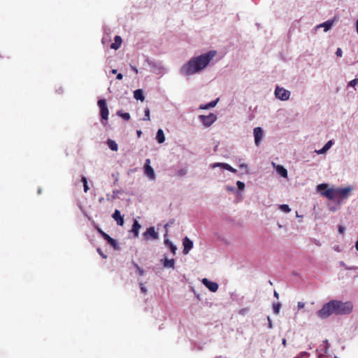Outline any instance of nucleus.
I'll return each mask as SVG.
<instances>
[{
    "label": "nucleus",
    "instance_id": "nucleus-52",
    "mask_svg": "<svg viewBox=\"0 0 358 358\" xmlns=\"http://www.w3.org/2000/svg\"><path fill=\"white\" fill-rule=\"evenodd\" d=\"M131 69L136 73H138V69H136V67L134 66H131Z\"/></svg>",
    "mask_w": 358,
    "mask_h": 358
},
{
    "label": "nucleus",
    "instance_id": "nucleus-61",
    "mask_svg": "<svg viewBox=\"0 0 358 358\" xmlns=\"http://www.w3.org/2000/svg\"><path fill=\"white\" fill-rule=\"evenodd\" d=\"M104 199L103 197H101L99 199V201L100 203H102Z\"/></svg>",
    "mask_w": 358,
    "mask_h": 358
},
{
    "label": "nucleus",
    "instance_id": "nucleus-13",
    "mask_svg": "<svg viewBox=\"0 0 358 358\" xmlns=\"http://www.w3.org/2000/svg\"><path fill=\"white\" fill-rule=\"evenodd\" d=\"M203 285H204L210 291L215 292L218 289V284L215 282L210 281L207 278H203L201 280Z\"/></svg>",
    "mask_w": 358,
    "mask_h": 358
},
{
    "label": "nucleus",
    "instance_id": "nucleus-25",
    "mask_svg": "<svg viewBox=\"0 0 358 358\" xmlns=\"http://www.w3.org/2000/svg\"><path fill=\"white\" fill-rule=\"evenodd\" d=\"M107 145L110 148V149L113 151H117L118 149V145L116 142L113 140L108 139L107 141Z\"/></svg>",
    "mask_w": 358,
    "mask_h": 358
},
{
    "label": "nucleus",
    "instance_id": "nucleus-36",
    "mask_svg": "<svg viewBox=\"0 0 358 358\" xmlns=\"http://www.w3.org/2000/svg\"><path fill=\"white\" fill-rule=\"evenodd\" d=\"M173 221H171V222H169L168 223H166L165 225H164V228L166 229V232L164 235V236L166 237L167 236V231H168V227H169L171 224H173Z\"/></svg>",
    "mask_w": 358,
    "mask_h": 358
},
{
    "label": "nucleus",
    "instance_id": "nucleus-11",
    "mask_svg": "<svg viewBox=\"0 0 358 358\" xmlns=\"http://www.w3.org/2000/svg\"><path fill=\"white\" fill-rule=\"evenodd\" d=\"M255 143L257 146H259L262 138L263 137L264 131L261 127H255L253 130Z\"/></svg>",
    "mask_w": 358,
    "mask_h": 358
},
{
    "label": "nucleus",
    "instance_id": "nucleus-38",
    "mask_svg": "<svg viewBox=\"0 0 358 358\" xmlns=\"http://www.w3.org/2000/svg\"><path fill=\"white\" fill-rule=\"evenodd\" d=\"M267 321H268V329H272L273 328V324H272V321H271V319L269 316L267 317Z\"/></svg>",
    "mask_w": 358,
    "mask_h": 358
},
{
    "label": "nucleus",
    "instance_id": "nucleus-5",
    "mask_svg": "<svg viewBox=\"0 0 358 358\" xmlns=\"http://www.w3.org/2000/svg\"><path fill=\"white\" fill-rule=\"evenodd\" d=\"M274 94L275 97L281 101L288 100L291 94L289 90L279 86L275 87Z\"/></svg>",
    "mask_w": 358,
    "mask_h": 358
},
{
    "label": "nucleus",
    "instance_id": "nucleus-54",
    "mask_svg": "<svg viewBox=\"0 0 358 358\" xmlns=\"http://www.w3.org/2000/svg\"><path fill=\"white\" fill-rule=\"evenodd\" d=\"M339 264H340L341 266L344 267L345 268V266H347V265H346L343 262H342V261L339 262Z\"/></svg>",
    "mask_w": 358,
    "mask_h": 358
},
{
    "label": "nucleus",
    "instance_id": "nucleus-7",
    "mask_svg": "<svg viewBox=\"0 0 358 358\" xmlns=\"http://www.w3.org/2000/svg\"><path fill=\"white\" fill-rule=\"evenodd\" d=\"M150 159L145 160L144 166V173L149 178L150 180H154L156 178V175L154 169L150 166Z\"/></svg>",
    "mask_w": 358,
    "mask_h": 358
},
{
    "label": "nucleus",
    "instance_id": "nucleus-32",
    "mask_svg": "<svg viewBox=\"0 0 358 358\" xmlns=\"http://www.w3.org/2000/svg\"><path fill=\"white\" fill-rule=\"evenodd\" d=\"M357 85H358V78H355L353 80H352L351 81H350L348 83V87H355Z\"/></svg>",
    "mask_w": 358,
    "mask_h": 358
},
{
    "label": "nucleus",
    "instance_id": "nucleus-12",
    "mask_svg": "<svg viewBox=\"0 0 358 358\" xmlns=\"http://www.w3.org/2000/svg\"><path fill=\"white\" fill-rule=\"evenodd\" d=\"M182 245H183L182 253L184 255H187L193 248V242L189 238H187L186 236L182 240Z\"/></svg>",
    "mask_w": 358,
    "mask_h": 358
},
{
    "label": "nucleus",
    "instance_id": "nucleus-39",
    "mask_svg": "<svg viewBox=\"0 0 358 358\" xmlns=\"http://www.w3.org/2000/svg\"><path fill=\"white\" fill-rule=\"evenodd\" d=\"M170 250L171 251V252L175 255L176 254V250H177V248L176 245H174L173 244H172L171 245H170Z\"/></svg>",
    "mask_w": 358,
    "mask_h": 358
},
{
    "label": "nucleus",
    "instance_id": "nucleus-14",
    "mask_svg": "<svg viewBox=\"0 0 358 358\" xmlns=\"http://www.w3.org/2000/svg\"><path fill=\"white\" fill-rule=\"evenodd\" d=\"M99 233L101 234L103 238L110 245L113 247L115 250H118V245L117 244V242L115 239L111 238L108 234L103 232L101 229H99Z\"/></svg>",
    "mask_w": 358,
    "mask_h": 358
},
{
    "label": "nucleus",
    "instance_id": "nucleus-34",
    "mask_svg": "<svg viewBox=\"0 0 358 358\" xmlns=\"http://www.w3.org/2000/svg\"><path fill=\"white\" fill-rule=\"evenodd\" d=\"M236 185L238 187V188L241 190H243L245 189V183L238 180L236 182Z\"/></svg>",
    "mask_w": 358,
    "mask_h": 358
},
{
    "label": "nucleus",
    "instance_id": "nucleus-63",
    "mask_svg": "<svg viewBox=\"0 0 358 358\" xmlns=\"http://www.w3.org/2000/svg\"><path fill=\"white\" fill-rule=\"evenodd\" d=\"M278 227H279L280 228H281V227H282V226H281L280 224H278Z\"/></svg>",
    "mask_w": 358,
    "mask_h": 358
},
{
    "label": "nucleus",
    "instance_id": "nucleus-33",
    "mask_svg": "<svg viewBox=\"0 0 358 358\" xmlns=\"http://www.w3.org/2000/svg\"><path fill=\"white\" fill-rule=\"evenodd\" d=\"M327 187V185L323 183V184H320V185H317V191L322 192V190H326Z\"/></svg>",
    "mask_w": 358,
    "mask_h": 358
},
{
    "label": "nucleus",
    "instance_id": "nucleus-18",
    "mask_svg": "<svg viewBox=\"0 0 358 358\" xmlns=\"http://www.w3.org/2000/svg\"><path fill=\"white\" fill-rule=\"evenodd\" d=\"M333 24H334V20H329L322 24H318L317 27H316V29H319V28H324V31L325 32L328 31L329 30H330L331 29V27H333Z\"/></svg>",
    "mask_w": 358,
    "mask_h": 358
},
{
    "label": "nucleus",
    "instance_id": "nucleus-9",
    "mask_svg": "<svg viewBox=\"0 0 358 358\" xmlns=\"http://www.w3.org/2000/svg\"><path fill=\"white\" fill-rule=\"evenodd\" d=\"M210 168H212V169L220 168V169H222L224 170L229 171L234 173H236L237 172L236 169H234L229 164H227V163L216 162V163L210 164Z\"/></svg>",
    "mask_w": 358,
    "mask_h": 358
},
{
    "label": "nucleus",
    "instance_id": "nucleus-6",
    "mask_svg": "<svg viewBox=\"0 0 358 358\" xmlns=\"http://www.w3.org/2000/svg\"><path fill=\"white\" fill-rule=\"evenodd\" d=\"M199 119L205 127H208L216 121L217 115L214 113H210L208 115H201L199 116Z\"/></svg>",
    "mask_w": 358,
    "mask_h": 358
},
{
    "label": "nucleus",
    "instance_id": "nucleus-40",
    "mask_svg": "<svg viewBox=\"0 0 358 358\" xmlns=\"http://www.w3.org/2000/svg\"><path fill=\"white\" fill-rule=\"evenodd\" d=\"M226 189L228 190L229 192H234L236 191V189L234 187L229 186V185L226 186Z\"/></svg>",
    "mask_w": 358,
    "mask_h": 358
},
{
    "label": "nucleus",
    "instance_id": "nucleus-46",
    "mask_svg": "<svg viewBox=\"0 0 358 358\" xmlns=\"http://www.w3.org/2000/svg\"><path fill=\"white\" fill-rule=\"evenodd\" d=\"M164 243L166 245H167L169 247H170V245H171L173 244L168 238L164 239Z\"/></svg>",
    "mask_w": 358,
    "mask_h": 358
},
{
    "label": "nucleus",
    "instance_id": "nucleus-15",
    "mask_svg": "<svg viewBox=\"0 0 358 358\" xmlns=\"http://www.w3.org/2000/svg\"><path fill=\"white\" fill-rule=\"evenodd\" d=\"M273 167L275 169L276 172L282 178H287V169L282 165L276 164L275 162L271 163Z\"/></svg>",
    "mask_w": 358,
    "mask_h": 358
},
{
    "label": "nucleus",
    "instance_id": "nucleus-2",
    "mask_svg": "<svg viewBox=\"0 0 358 358\" xmlns=\"http://www.w3.org/2000/svg\"><path fill=\"white\" fill-rule=\"evenodd\" d=\"M335 315H346L351 313L353 306L351 302H342L338 300H331Z\"/></svg>",
    "mask_w": 358,
    "mask_h": 358
},
{
    "label": "nucleus",
    "instance_id": "nucleus-41",
    "mask_svg": "<svg viewBox=\"0 0 358 358\" xmlns=\"http://www.w3.org/2000/svg\"><path fill=\"white\" fill-rule=\"evenodd\" d=\"M309 354L306 352H302L301 353H299V355L297 356V358H302L305 356H308Z\"/></svg>",
    "mask_w": 358,
    "mask_h": 358
},
{
    "label": "nucleus",
    "instance_id": "nucleus-8",
    "mask_svg": "<svg viewBox=\"0 0 358 358\" xmlns=\"http://www.w3.org/2000/svg\"><path fill=\"white\" fill-rule=\"evenodd\" d=\"M143 235L145 240H157L159 238V234L155 231L154 227H150L147 229Z\"/></svg>",
    "mask_w": 358,
    "mask_h": 358
},
{
    "label": "nucleus",
    "instance_id": "nucleus-20",
    "mask_svg": "<svg viewBox=\"0 0 358 358\" xmlns=\"http://www.w3.org/2000/svg\"><path fill=\"white\" fill-rule=\"evenodd\" d=\"M141 227V225L140 224V223L136 220H134L133 225H132V228L130 230V232L134 234V236L135 238H137L138 236L139 230H140Z\"/></svg>",
    "mask_w": 358,
    "mask_h": 358
},
{
    "label": "nucleus",
    "instance_id": "nucleus-22",
    "mask_svg": "<svg viewBox=\"0 0 358 358\" xmlns=\"http://www.w3.org/2000/svg\"><path fill=\"white\" fill-rule=\"evenodd\" d=\"M134 97L136 99V100H140L141 101H143L144 99H145V96L143 95V92L142 90L141 89H138V90H136L134 92Z\"/></svg>",
    "mask_w": 358,
    "mask_h": 358
},
{
    "label": "nucleus",
    "instance_id": "nucleus-31",
    "mask_svg": "<svg viewBox=\"0 0 358 358\" xmlns=\"http://www.w3.org/2000/svg\"><path fill=\"white\" fill-rule=\"evenodd\" d=\"M134 266L136 268V271L139 275L142 276L144 274V271L142 268H141L137 264L133 262Z\"/></svg>",
    "mask_w": 358,
    "mask_h": 358
},
{
    "label": "nucleus",
    "instance_id": "nucleus-47",
    "mask_svg": "<svg viewBox=\"0 0 358 358\" xmlns=\"http://www.w3.org/2000/svg\"><path fill=\"white\" fill-rule=\"evenodd\" d=\"M97 252L103 258L106 259L107 257V256L101 252L100 248H97Z\"/></svg>",
    "mask_w": 358,
    "mask_h": 358
},
{
    "label": "nucleus",
    "instance_id": "nucleus-42",
    "mask_svg": "<svg viewBox=\"0 0 358 358\" xmlns=\"http://www.w3.org/2000/svg\"><path fill=\"white\" fill-rule=\"evenodd\" d=\"M338 231L340 234H343L345 231V227L343 226H338Z\"/></svg>",
    "mask_w": 358,
    "mask_h": 358
},
{
    "label": "nucleus",
    "instance_id": "nucleus-44",
    "mask_svg": "<svg viewBox=\"0 0 358 358\" xmlns=\"http://www.w3.org/2000/svg\"><path fill=\"white\" fill-rule=\"evenodd\" d=\"M305 304L303 302L299 301L297 303V307L299 309L303 308L304 307Z\"/></svg>",
    "mask_w": 358,
    "mask_h": 358
},
{
    "label": "nucleus",
    "instance_id": "nucleus-21",
    "mask_svg": "<svg viewBox=\"0 0 358 358\" xmlns=\"http://www.w3.org/2000/svg\"><path fill=\"white\" fill-rule=\"evenodd\" d=\"M161 262L164 268L172 269H174L175 268V260L173 259H168L167 258H165L162 259Z\"/></svg>",
    "mask_w": 358,
    "mask_h": 358
},
{
    "label": "nucleus",
    "instance_id": "nucleus-1",
    "mask_svg": "<svg viewBox=\"0 0 358 358\" xmlns=\"http://www.w3.org/2000/svg\"><path fill=\"white\" fill-rule=\"evenodd\" d=\"M216 50H210L199 56L193 57L180 67V74L189 78L206 69L216 56Z\"/></svg>",
    "mask_w": 358,
    "mask_h": 358
},
{
    "label": "nucleus",
    "instance_id": "nucleus-56",
    "mask_svg": "<svg viewBox=\"0 0 358 358\" xmlns=\"http://www.w3.org/2000/svg\"><path fill=\"white\" fill-rule=\"evenodd\" d=\"M324 347H325L326 348H328V346H329V343H328V341H327V340H326V341H324Z\"/></svg>",
    "mask_w": 358,
    "mask_h": 358
},
{
    "label": "nucleus",
    "instance_id": "nucleus-28",
    "mask_svg": "<svg viewBox=\"0 0 358 358\" xmlns=\"http://www.w3.org/2000/svg\"><path fill=\"white\" fill-rule=\"evenodd\" d=\"M281 304L280 303H274L273 305V310L275 315H278L280 312Z\"/></svg>",
    "mask_w": 358,
    "mask_h": 358
},
{
    "label": "nucleus",
    "instance_id": "nucleus-3",
    "mask_svg": "<svg viewBox=\"0 0 358 358\" xmlns=\"http://www.w3.org/2000/svg\"><path fill=\"white\" fill-rule=\"evenodd\" d=\"M317 314L322 319L327 318L331 315L334 314V306L331 301L325 303Z\"/></svg>",
    "mask_w": 358,
    "mask_h": 358
},
{
    "label": "nucleus",
    "instance_id": "nucleus-26",
    "mask_svg": "<svg viewBox=\"0 0 358 358\" xmlns=\"http://www.w3.org/2000/svg\"><path fill=\"white\" fill-rule=\"evenodd\" d=\"M117 114L125 120H129L130 119V115L129 113H122L121 111H118Z\"/></svg>",
    "mask_w": 358,
    "mask_h": 358
},
{
    "label": "nucleus",
    "instance_id": "nucleus-35",
    "mask_svg": "<svg viewBox=\"0 0 358 358\" xmlns=\"http://www.w3.org/2000/svg\"><path fill=\"white\" fill-rule=\"evenodd\" d=\"M217 101H218V99L215 100V101H211V102L208 103V108H213V107H215V106H216L217 103Z\"/></svg>",
    "mask_w": 358,
    "mask_h": 358
},
{
    "label": "nucleus",
    "instance_id": "nucleus-57",
    "mask_svg": "<svg viewBox=\"0 0 358 358\" xmlns=\"http://www.w3.org/2000/svg\"><path fill=\"white\" fill-rule=\"evenodd\" d=\"M240 166L241 168H247V164H240V166Z\"/></svg>",
    "mask_w": 358,
    "mask_h": 358
},
{
    "label": "nucleus",
    "instance_id": "nucleus-30",
    "mask_svg": "<svg viewBox=\"0 0 358 358\" xmlns=\"http://www.w3.org/2000/svg\"><path fill=\"white\" fill-rule=\"evenodd\" d=\"M144 113H145V115H144V117L143 118V120H144V121L150 120V109L148 108H145V110H144Z\"/></svg>",
    "mask_w": 358,
    "mask_h": 358
},
{
    "label": "nucleus",
    "instance_id": "nucleus-53",
    "mask_svg": "<svg viewBox=\"0 0 358 358\" xmlns=\"http://www.w3.org/2000/svg\"><path fill=\"white\" fill-rule=\"evenodd\" d=\"M136 134H137L138 137L140 138L141 136L142 131L141 130H137Z\"/></svg>",
    "mask_w": 358,
    "mask_h": 358
},
{
    "label": "nucleus",
    "instance_id": "nucleus-50",
    "mask_svg": "<svg viewBox=\"0 0 358 358\" xmlns=\"http://www.w3.org/2000/svg\"><path fill=\"white\" fill-rule=\"evenodd\" d=\"M357 268H358L357 266H351V267L345 266L346 270H356Z\"/></svg>",
    "mask_w": 358,
    "mask_h": 358
},
{
    "label": "nucleus",
    "instance_id": "nucleus-27",
    "mask_svg": "<svg viewBox=\"0 0 358 358\" xmlns=\"http://www.w3.org/2000/svg\"><path fill=\"white\" fill-rule=\"evenodd\" d=\"M81 181L83 182V189H84V192H87L89 189V187L87 185V178L85 177V176H83L82 178H81Z\"/></svg>",
    "mask_w": 358,
    "mask_h": 358
},
{
    "label": "nucleus",
    "instance_id": "nucleus-49",
    "mask_svg": "<svg viewBox=\"0 0 358 358\" xmlns=\"http://www.w3.org/2000/svg\"><path fill=\"white\" fill-rule=\"evenodd\" d=\"M199 108H200V109H202V110L208 109V103H207V104H205V105H201V106H199Z\"/></svg>",
    "mask_w": 358,
    "mask_h": 358
},
{
    "label": "nucleus",
    "instance_id": "nucleus-10",
    "mask_svg": "<svg viewBox=\"0 0 358 358\" xmlns=\"http://www.w3.org/2000/svg\"><path fill=\"white\" fill-rule=\"evenodd\" d=\"M352 187H346L344 188H336V198L341 197V199H345L348 196L350 192L352 191Z\"/></svg>",
    "mask_w": 358,
    "mask_h": 358
},
{
    "label": "nucleus",
    "instance_id": "nucleus-19",
    "mask_svg": "<svg viewBox=\"0 0 358 358\" xmlns=\"http://www.w3.org/2000/svg\"><path fill=\"white\" fill-rule=\"evenodd\" d=\"M333 144H334L333 141L330 140L326 143V144L323 146L322 148H321L320 150H315V152L317 155L324 154L331 148V147L333 145Z\"/></svg>",
    "mask_w": 358,
    "mask_h": 358
},
{
    "label": "nucleus",
    "instance_id": "nucleus-16",
    "mask_svg": "<svg viewBox=\"0 0 358 358\" xmlns=\"http://www.w3.org/2000/svg\"><path fill=\"white\" fill-rule=\"evenodd\" d=\"M336 189L329 188L322 192V195L324 196L327 199L330 200H334L336 199Z\"/></svg>",
    "mask_w": 358,
    "mask_h": 358
},
{
    "label": "nucleus",
    "instance_id": "nucleus-17",
    "mask_svg": "<svg viewBox=\"0 0 358 358\" xmlns=\"http://www.w3.org/2000/svg\"><path fill=\"white\" fill-rule=\"evenodd\" d=\"M112 217L116 221L117 225L123 226L124 218L123 216L121 215L120 211L119 210H115L114 211L112 215Z\"/></svg>",
    "mask_w": 358,
    "mask_h": 358
},
{
    "label": "nucleus",
    "instance_id": "nucleus-55",
    "mask_svg": "<svg viewBox=\"0 0 358 358\" xmlns=\"http://www.w3.org/2000/svg\"><path fill=\"white\" fill-rule=\"evenodd\" d=\"M282 344L285 347L287 345V341L285 338H282Z\"/></svg>",
    "mask_w": 358,
    "mask_h": 358
},
{
    "label": "nucleus",
    "instance_id": "nucleus-37",
    "mask_svg": "<svg viewBox=\"0 0 358 358\" xmlns=\"http://www.w3.org/2000/svg\"><path fill=\"white\" fill-rule=\"evenodd\" d=\"M336 56H337V57H342V55H343V51H342V50H341L340 48H338L336 50Z\"/></svg>",
    "mask_w": 358,
    "mask_h": 358
},
{
    "label": "nucleus",
    "instance_id": "nucleus-48",
    "mask_svg": "<svg viewBox=\"0 0 358 358\" xmlns=\"http://www.w3.org/2000/svg\"><path fill=\"white\" fill-rule=\"evenodd\" d=\"M333 248H334V250L335 251H336V252H341V250H341V247H340L339 245H334Z\"/></svg>",
    "mask_w": 358,
    "mask_h": 358
},
{
    "label": "nucleus",
    "instance_id": "nucleus-51",
    "mask_svg": "<svg viewBox=\"0 0 358 358\" xmlns=\"http://www.w3.org/2000/svg\"><path fill=\"white\" fill-rule=\"evenodd\" d=\"M122 78H123V75H122V73H118V74L117 75V77H116V78H117V80H122Z\"/></svg>",
    "mask_w": 358,
    "mask_h": 358
},
{
    "label": "nucleus",
    "instance_id": "nucleus-60",
    "mask_svg": "<svg viewBox=\"0 0 358 358\" xmlns=\"http://www.w3.org/2000/svg\"><path fill=\"white\" fill-rule=\"evenodd\" d=\"M355 248H356V250L358 251V240L355 243Z\"/></svg>",
    "mask_w": 358,
    "mask_h": 358
},
{
    "label": "nucleus",
    "instance_id": "nucleus-4",
    "mask_svg": "<svg viewBox=\"0 0 358 358\" xmlns=\"http://www.w3.org/2000/svg\"><path fill=\"white\" fill-rule=\"evenodd\" d=\"M98 106L100 109V115L102 118V123L103 125H105L106 123L103 122V120L107 121L108 119V115H109V112H108V109L107 107L106 99H103L99 100Z\"/></svg>",
    "mask_w": 358,
    "mask_h": 358
},
{
    "label": "nucleus",
    "instance_id": "nucleus-24",
    "mask_svg": "<svg viewBox=\"0 0 358 358\" xmlns=\"http://www.w3.org/2000/svg\"><path fill=\"white\" fill-rule=\"evenodd\" d=\"M122 43V38L120 36H116L115 37V42L111 43L110 48L114 50H117Z\"/></svg>",
    "mask_w": 358,
    "mask_h": 358
},
{
    "label": "nucleus",
    "instance_id": "nucleus-62",
    "mask_svg": "<svg viewBox=\"0 0 358 358\" xmlns=\"http://www.w3.org/2000/svg\"><path fill=\"white\" fill-rule=\"evenodd\" d=\"M38 194H40V193L41 192V189H38Z\"/></svg>",
    "mask_w": 358,
    "mask_h": 358
},
{
    "label": "nucleus",
    "instance_id": "nucleus-23",
    "mask_svg": "<svg viewBox=\"0 0 358 358\" xmlns=\"http://www.w3.org/2000/svg\"><path fill=\"white\" fill-rule=\"evenodd\" d=\"M156 139L159 143H163L165 141V136L162 129L157 130Z\"/></svg>",
    "mask_w": 358,
    "mask_h": 358
},
{
    "label": "nucleus",
    "instance_id": "nucleus-45",
    "mask_svg": "<svg viewBox=\"0 0 358 358\" xmlns=\"http://www.w3.org/2000/svg\"><path fill=\"white\" fill-rule=\"evenodd\" d=\"M186 172H187V171H186V170H185V169H181V170L178 171V174L179 176H184V175H185V174H186Z\"/></svg>",
    "mask_w": 358,
    "mask_h": 358
},
{
    "label": "nucleus",
    "instance_id": "nucleus-29",
    "mask_svg": "<svg viewBox=\"0 0 358 358\" xmlns=\"http://www.w3.org/2000/svg\"><path fill=\"white\" fill-rule=\"evenodd\" d=\"M279 209H280L282 211L285 212V213H289L291 211V209L289 207L288 205L287 204H282V205H280L279 206Z\"/></svg>",
    "mask_w": 358,
    "mask_h": 358
},
{
    "label": "nucleus",
    "instance_id": "nucleus-58",
    "mask_svg": "<svg viewBox=\"0 0 358 358\" xmlns=\"http://www.w3.org/2000/svg\"><path fill=\"white\" fill-rule=\"evenodd\" d=\"M274 296L276 297L277 299L279 297V294L277 292H274Z\"/></svg>",
    "mask_w": 358,
    "mask_h": 358
},
{
    "label": "nucleus",
    "instance_id": "nucleus-43",
    "mask_svg": "<svg viewBox=\"0 0 358 358\" xmlns=\"http://www.w3.org/2000/svg\"><path fill=\"white\" fill-rule=\"evenodd\" d=\"M140 286H141V290L143 293H146L147 292V289L145 288V287L143 285V284L141 283L140 284Z\"/></svg>",
    "mask_w": 358,
    "mask_h": 358
},
{
    "label": "nucleus",
    "instance_id": "nucleus-59",
    "mask_svg": "<svg viewBox=\"0 0 358 358\" xmlns=\"http://www.w3.org/2000/svg\"><path fill=\"white\" fill-rule=\"evenodd\" d=\"M117 71L116 69H113V70L111 71V73H112L113 74H116V73H117Z\"/></svg>",
    "mask_w": 358,
    "mask_h": 358
}]
</instances>
